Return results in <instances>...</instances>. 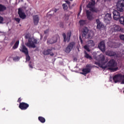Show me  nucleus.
<instances>
[{"label":"nucleus","instance_id":"obj_1","mask_svg":"<svg viewBox=\"0 0 124 124\" xmlns=\"http://www.w3.org/2000/svg\"><path fill=\"white\" fill-rule=\"evenodd\" d=\"M116 6L117 10H114L113 12V19L116 21H118L121 17V13L124 12V0H119L117 2Z\"/></svg>","mask_w":124,"mask_h":124},{"label":"nucleus","instance_id":"obj_2","mask_svg":"<svg viewBox=\"0 0 124 124\" xmlns=\"http://www.w3.org/2000/svg\"><path fill=\"white\" fill-rule=\"evenodd\" d=\"M97 64L100 67L103 68L104 69H105V68H107V67H108V69L112 72H115V71H117V70H118L117 62L114 59H111L108 62L106 65L104 66H103V65L99 63H97Z\"/></svg>","mask_w":124,"mask_h":124},{"label":"nucleus","instance_id":"obj_3","mask_svg":"<svg viewBox=\"0 0 124 124\" xmlns=\"http://www.w3.org/2000/svg\"><path fill=\"white\" fill-rule=\"evenodd\" d=\"M39 42L37 43V40L34 39L33 40L31 39V38H29L28 40V42L27 44V46L29 47L30 48H35L36 46L35 44H38Z\"/></svg>","mask_w":124,"mask_h":124},{"label":"nucleus","instance_id":"obj_4","mask_svg":"<svg viewBox=\"0 0 124 124\" xmlns=\"http://www.w3.org/2000/svg\"><path fill=\"white\" fill-rule=\"evenodd\" d=\"M124 78V75L121 74L115 75L113 78V80L114 83H118V82H121L123 79Z\"/></svg>","mask_w":124,"mask_h":124},{"label":"nucleus","instance_id":"obj_5","mask_svg":"<svg viewBox=\"0 0 124 124\" xmlns=\"http://www.w3.org/2000/svg\"><path fill=\"white\" fill-rule=\"evenodd\" d=\"M62 36L64 42H66V41L67 42H69V41H70V38L71 37V31H70L67 32V37L65 33H63Z\"/></svg>","mask_w":124,"mask_h":124},{"label":"nucleus","instance_id":"obj_6","mask_svg":"<svg viewBox=\"0 0 124 124\" xmlns=\"http://www.w3.org/2000/svg\"><path fill=\"white\" fill-rule=\"evenodd\" d=\"M75 42H70L66 48V53H67V54H69V53L71 52V50L73 49L74 46H75Z\"/></svg>","mask_w":124,"mask_h":124},{"label":"nucleus","instance_id":"obj_7","mask_svg":"<svg viewBox=\"0 0 124 124\" xmlns=\"http://www.w3.org/2000/svg\"><path fill=\"white\" fill-rule=\"evenodd\" d=\"M91 64L86 65V68L82 69V72L80 73L81 74H82L83 75H86V74H88V73H90L91 72Z\"/></svg>","mask_w":124,"mask_h":124},{"label":"nucleus","instance_id":"obj_8","mask_svg":"<svg viewBox=\"0 0 124 124\" xmlns=\"http://www.w3.org/2000/svg\"><path fill=\"white\" fill-rule=\"evenodd\" d=\"M98 47L103 53H105L106 48L105 46V42L104 41H101L98 45Z\"/></svg>","mask_w":124,"mask_h":124},{"label":"nucleus","instance_id":"obj_9","mask_svg":"<svg viewBox=\"0 0 124 124\" xmlns=\"http://www.w3.org/2000/svg\"><path fill=\"white\" fill-rule=\"evenodd\" d=\"M18 14L20 18H21V19H22L23 20L27 18V16L26 15V14H25V12H24V10H23V9L22 8L18 9Z\"/></svg>","mask_w":124,"mask_h":124},{"label":"nucleus","instance_id":"obj_10","mask_svg":"<svg viewBox=\"0 0 124 124\" xmlns=\"http://www.w3.org/2000/svg\"><path fill=\"white\" fill-rule=\"evenodd\" d=\"M29 107H30V105L27 103H19V108H20L21 110H27Z\"/></svg>","mask_w":124,"mask_h":124},{"label":"nucleus","instance_id":"obj_11","mask_svg":"<svg viewBox=\"0 0 124 124\" xmlns=\"http://www.w3.org/2000/svg\"><path fill=\"white\" fill-rule=\"evenodd\" d=\"M58 41V37L57 36H54L51 38H48L47 41V43L49 44H54V43H57Z\"/></svg>","mask_w":124,"mask_h":124},{"label":"nucleus","instance_id":"obj_12","mask_svg":"<svg viewBox=\"0 0 124 124\" xmlns=\"http://www.w3.org/2000/svg\"><path fill=\"white\" fill-rule=\"evenodd\" d=\"M96 23L97 24L96 29L97 30H101V29H104V24H103V23H102V22H101L99 19H97L96 20Z\"/></svg>","mask_w":124,"mask_h":124},{"label":"nucleus","instance_id":"obj_13","mask_svg":"<svg viewBox=\"0 0 124 124\" xmlns=\"http://www.w3.org/2000/svg\"><path fill=\"white\" fill-rule=\"evenodd\" d=\"M53 51V49L48 48L46 50H44L43 52V55L45 56H48V55H50V56H54V53L52 52Z\"/></svg>","mask_w":124,"mask_h":124},{"label":"nucleus","instance_id":"obj_14","mask_svg":"<svg viewBox=\"0 0 124 124\" xmlns=\"http://www.w3.org/2000/svg\"><path fill=\"white\" fill-rule=\"evenodd\" d=\"M86 16L88 20L89 21H92V20H93V14L90 11L87 10L86 11Z\"/></svg>","mask_w":124,"mask_h":124},{"label":"nucleus","instance_id":"obj_15","mask_svg":"<svg viewBox=\"0 0 124 124\" xmlns=\"http://www.w3.org/2000/svg\"><path fill=\"white\" fill-rule=\"evenodd\" d=\"M106 55L107 56H109V57H115L117 55V53L115 52L107 50L106 52Z\"/></svg>","mask_w":124,"mask_h":124},{"label":"nucleus","instance_id":"obj_16","mask_svg":"<svg viewBox=\"0 0 124 124\" xmlns=\"http://www.w3.org/2000/svg\"><path fill=\"white\" fill-rule=\"evenodd\" d=\"M91 2H90L89 4L87 5V7L88 8H90V9H92V8H93V6H94V5L95 4V0H91Z\"/></svg>","mask_w":124,"mask_h":124},{"label":"nucleus","instance_id":"obj_17","mask_svg":"<svg viewBox=\"0 0 124 124\" xmlns=\"http://www.w3.org/2000/svg\"><path fill=\"white\" fill-rule=\"evenodd\" d=\"M88 33H89V29L87 28H84L82 31V38L86 39V36H87Z\"/></svg>","mask_w":124,"mask_h":124},{"label":"nucleus","instance_id":"obj_18","mask_svg":"<svg viewBox=\"0 0 124 124\" xmlns=\"http://www.w3.org/2000/svg\"><path fill=\"white\" fill-rule=\"evenodd\" d=\"M33 23L35 26L38 24L39 22V16L38 15H36L33 16Z\"/></svg>","mask_w":124,"mask_h":124},{"label":"nucleus","instance_id":"obj_19","mask_svg":"<svg viewBox=\"0 0 124 124\" xmlns=\"http://www.w3.org/2000/svg\"><path fill=\"white\" fill-rule=\"evenodd\" d=\"M113 30L114 31H123V28H121L120 26L119 25H114L113 26Z\"/></svg>","mask_w":124,"mask_h":124},{"label":"nucleus","instance_id":"obj_20","mask_svg":"<svg viewBox=\"0 0 124 124\" xmlns=\"http://www.w3.org/2000/svg\"><path fill=\"white\" fill-rule=\"evenodd\" d=\"M112 19V16H111L110 13L107 14L105 16V20L106 21H111Z\"/></svg>","mask_w":124,"mask_h":124},{"label":"nucleus","instance_id":"obj_21","mask_svg":"<svg viewBox=\"0 0 124 124\" xmlns=\"http://www.w3.org/2000/svg\"><path fill=\"white\" fill-rule=\"evenodd\" d=\"M87 43L89 47H94L95 46V44H94V42L93 40L88 41Z\"/></svg>","mask_w":124,"mask_h":124},{"label":"nucleus","instance_id":"obj_22","mask_svg":"<svg viewBox=\"0 0 124 124\" xmlns=\"http://www.w3.org/2000/svg\"><path fill=\"white\" fill-rule=\"evenodd\" d=\"M22 53H24L25 55L29 54V51L28 50V48L26 47V46H22Z\"/></svg>","mask_w":124,"mask_h":124},{"label":"nucleus","instance_id":"obj_23","mask_svg":"<svg viewBox=\"0 0 124 124\" xmlns=\"http://www.w3.org/2000/svg\"><path fill=\"white\" fill-rule=\"evenodd\" d=\"M6 7L5 6L0 4V12H3V11H5V10H6Z\"/></svg>","mask_w":124,"mask_h":124},{"label":"nucleus","instance_id":"obj_24","mask_svg":"<svg viewBox=\"0 0 124 124\" xmlns=\"http://www.w3.org/2000/svg\"><path fill=\"white\" fill-rule=\"evenodd\" d=\"M14 44V46L13 45ZM11 46H13V49H14V50H15V49H16V40L15 39H14L12 42L11 43Z\"/></svg>","mask_w":124,"mask_h":124},{"label":"nucleus","instance_id":"obj_25","mask_svg":"<svg viewBox=\"0 0 124 124\" xmlns=\"http://www.w3.org/2000/svg\"><path fill=\"white\" fill-rule=\"evenodd\" d=\"M84 57L85 58H86V59H89V60H92V56L88 54V52L86 51H84Z\"/></svg>","mask_w":124,"mask_h":124},{"label":"nucleus","instance_id":"obj_26","mask_svg":"<svg viewBox=\"0 0 124 124\" xmlns=\"http://www.w3.org/2000/svg\"><path fill=\"white\" fill-rule=\"evenodd\" d=\"M38 120L40 122L42 123V124H44L45 122H46V120L44 118V117H42V116H39L38 117Z\"/></svg>","mask_w":124,"mask_h":124},{"label":"nucleus","instance_id":"obj_27","mask_svg":"<svg viewBox=\"0 0 124 124\" xmlns=\"http://www.w3.org/2000/svg\"><path fill=\"white\" fill-rule=\"evenodd\" d=\"M119 22L120 24L124 25V16H120V17L119 18Z\"/></svg>","mask_w":124,"mask_h":124},{"label":"nucleus","instance_id":"obj_28","mask_svg":"<svg viewBox=\"0 0 124 124\" xmlns=\"http://www.w3.org/2000/svg\"><path fill=\"white\" fill-rule=\"evenodd\" d=\"M90 47L88 45H86L83 46V48L85 49V50H86L87 52H90L91 51V49H90Z\"/></svg>","mask_w":124,"mask_h":124},{"label":"nucleus","instance_id":"obj_29","mask_svg":"<svg viewBox=\"0 0 124 124\" xmlns=\"http://www.w3.org/2000/svg\"><path fill=\"white\" fill-rule=\"evenodd\" d=\"M90 10L92 12H95L96 13H97V12H98V10L95 8H91V9H90Z\"/></svg>","mask_w":124,"mask_h":124},{"label":"nucleus","instance_id":"obj_30","mask_svg":"<svg viewBox=\"0 0 124 124\" xmlns=\"http://www.w3.org/2000/svg\"><path fill=\"white\" fill-rule=\"evenodd\" d=\"M100 61L104 62V61H105V56H104V55H101L100 57Z\"/></svg>","mask_w":124,"mask_h":124},{"label":"nucleus","instance_id":"obj_31","mask_svg":"<svg viewBox=\"0 0 124 124\" xmlns=\"http://www.w3.org/2000/svg\"><path fill=\"white\" fill-rule=\"evenodd\" d=\"M85 21L83 20H81L79 21V23L80 26H84L85 25Z\"/></svg>","mask_w":124,"mask_h":124},{"label":"nucleus","instance_id":"obj_32","mask_svg":"<svg viewBox=\"0 0 124 124\" xmlns=\"http://www.w3.org/2000/svg\"><path fill=\"white\" fill-rule=\"evenodd\" d=\"M26 56V60L27 61V62H29V61H30L31 60V57H30V55H29V53L27 54H25Z\"/></svg>","mask_w":124,"mask_h":124},{"label":"nucleus","instance_id":"obj_33","mask_svg":"<svg viewBox=\"0 0 124 124\" xmlns=\"http://www.w3.org/2000/svg\"><path fill=\"white\" fill-rule=\"evenodd\" d=\"M62 7L63 9H64V10H67V5H66V4L65 3H63L62 4Z\"/></svg>","mask_w":124,"mask_h":124},{"label":"nucleus","instance_id":"obj_34","mask_svg":"<svg viewBox=\"0 0 124 124\" xmlns=\"http://www.w3.org/2000/svg\"><path fill=\"white\" fill-rule=\"evenodd\" d=\"M119 37L121 40L124 41V34H120Z\"/></svg>","mask_w":124,"mask_h":124},{"label":"nucleus","instance_id":"obj_35","mask_svg":"<svg viewBox=\"0 0 124 124\" xmlns=\"http://www.w3.org/2000/svg\"><path fill=\"white\" fill-rule=\"evenodd\" d=\"M0 24H3V17L0 16Z\"/></svg>","mask_w":124,"mask_h":124},{"label":"nucleus","instance_id":"obj_36","mask_svg":"<svg viewBox=\"0 0 124 124\" xmlns=\"http://www.w3.org/2000/svg\"><path fill=\"white\" fill-rule=\"evenodd\" d=\"M59 26L60 28H63L64 27V25H63V22H60L59 24Z\"/></svg>","mask_w":124,"mask_h":124},{"label":"nucleus","instance_id":"obj_37","mask_svg":"<svg viewBox=\"0 0 124 124\" xmlns=\"http://www.w3.org/2000/svg\"><path fill=\"white\" fill-rule=\"evenodd\" d=\"M87 38H88V39H92V38H93V36H92L91 34L89 33L88 34Z\"/></svg>","mask_w":124,"mask_h":124},{"label":"nucleus","instance_id":"obj_38","mask_svg":"<svg viewBox=\"0 0 124 124\" xmlns=\"http://www.w3.org/2000/svg\"><path fill=\"white\" fill-rule=\"evenodd\" d=\"M29 66V67H30V68H33V66L32 64L31 63V62H30Z\"/></svg>","mask_w":124,"mask_h":124},{"label":"nucleus","instance_id":"obj_39","mask_svg":"<svg viewBox=\"0 0 124 124\" xmlns=\"http://www.w3.org/2000/svg\"><path fill=\"white\" fill-rule=\"evenodd\" d=\"M79 41L81 44H83V40H82V38H81V36H79Z\"/></svg>","mask_w":124,"mask_h":124},{"label":"nucleus","instance_id":"obj_40","mask_svg":"<svg viewBox=\"0 0 124 124\" xmlns=\"http://www.w3.org/2000/svg\"><path fill=\"white\" fill-rule=\"evenodd\" d=\"M21 21V19L19 18H16V22H17L18 23H20V21Z\"/></svg>","mask_w":124,"mask_h":124},{"label":"nucleus","instance_id":"obj_41","mask_svg":"<svg viewBox=\"0 0 124 124\" xmlns=\"http://www.w3.org/2000/svg\"><path fill=\"white\" fill-rule=\"evenodd\" d=\"M44 32H45V34H46V33H48V32H49V30L47 29V30L45 31Z\"/></svg>","mask_w":124,"mask_h":124},{"label":"nucleus","instance_id":"obj_42","mask_svg":"<svg viewBox=\"0 0 124 124\" xmlns=\"http://www.w3.org/2000/svg\"><path fill=\"white\" fill-rule=\"evenodd\" d=\"M65 2H66L67 3V4H68L69 6H70V1H68V0H66Z\"/></svg>","mask_w":124,"mask_h":124},{"label":"nucleus","instance_id":"obj_43","mask_svg":"<svg viewBox=\"0 0 124 124\" xmlns=\"http://www.w3.org/2000/svg\"><path fill=\"white\" fill-rule=\"evenodd\" d=\"M18 45H19V41L16 42V48L18 47Z\"/></svg>","mask_w":124,"mask_h":124},{"label":"nucleus","instance_id":"obj_44","mask_svg":"<svg viewBox=\"0 0 124 124\" xmlns=\"http://www.w3.org/2000/svg\"><path fill=\"white\" fill-rule=\"evenodd\" d=\"M21 101H22V99H21V97L19 98L17 100V102H19L20 103H21Z\"/></svg>","mask_w":124,"mask_h":124},{"label":"nucleus","instance_id":"obj_45","mask_svg":"<svg viewBox=\"0 0 124 124\" xmlns=\"http://www.w3.org/2000/svg\"><path fill=\"white\" fill-rule=\"evenodd\" d=\"M57 11H58V10L57 9H55L54 12H55L56 13V12H57Z\"/></svg>","mask_w":124,"mask_h":124},{"label":"nucleus","instance_id":"obj_46","mask_svg":"<svg viewBox=\"0 0 124 124\" xmlns=\"http://www.w3.org/2000/svg\"><path fill=\"white\" fill-rule=\"evenodd\" d=\"M19 57H16V61H19Z\"/></svg>","mask_w":124,"mask_h":124},{"label":"nucleus","instance_id":"obj_47","mask_svg":"<svg viewBox=\"0 0 124 124\" xmlns=\"http://www.w3.org/2000/svg\"><path fill=\"white\" fill-rule=\"evenodd\" d=\"M25 38H26V39H28L29 38V37H28V35H26V36H25Z\"/></svg>","mask_w":124,"mask_h":124},{"label":"nucleus","instance_id":"obj_48","mask_svg":"<svg viewBox=\"0 0 124 124\" xmlns=\"http://www.w3.org/2000/svg\"><path fill=\"white\" fill-rule=\"evenodd\" d=\"M13 61H16V57H14V58H13Z\"/></svg>","mask_w":124,"mask_h":124},{"label":"nucleus","instance_id":"obj_49","mask_svg":"<svg viewBox=\"0 0 124 124\" xmlns=\"http://www.w3.org/2000/svg\"><path fill=\"white\" fill-rule=\"evenodd\" d=\"M80 11L82 10V6H80Z\"/></svg>","mask_w":124,"mask_h":124},{"label":"nucleus","instance_id":"obj_50","mask_svg":"<svg viewBox=\"0 0 124 124\" xmlns=\"http://www.w3.org/2000/svg\"><path fill=\"white\" fill-rule=\"evenodd\" d=\"M15 21H16V17L14 18Z\"/></svg>","mask_w":124,"mask_h":124},{"label":"nucleus","instance_id":"obj_51","mask_svg":"<svg viewBox=\"0 0 124 124\" xmlns=\"http://www.w3.org/2000/svg\"><path fill=\"white\" fill-rule=\"evenodd\" d=\"M70 0V1H72V0Z\"/></svg>","mask_w":124,"mask_h":124},{"label":"nucleus","instance_id":"obj_52","mask_svg":"<svg viewBox=\"0 0 124 124\" xmlns=\"http://www.w3.org/2000/svg\"><path fill=\"white\" fill-rule=\"evenodd\" d=\"M79 14H80V12L78 14V16H79Z\"/></svg>","mask_w":124,"mask_h":124},{"label":"nucleus","instance_id":"obj_53","mask_svg":"<svg viewBox=\"0 0 124 124\" xmlns=\"http://www.w3.org/2000/svg\"><path fill=\"white\" fill-rule=\"evenodd\" d=\"M105 63H106L105 62V63H103V64H105Z\"/></svg>","mask_w":124,"mask_h":124}]
</instances>
